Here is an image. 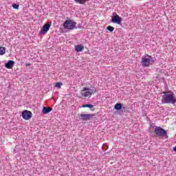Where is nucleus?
Instances as JSON below:
<instances>
[{"mask_svg": "<svg viewBox=\"0 0 176 176\" xmlns=\"http://www.w3.org/2000/svg\"><path fill=\"white\" fill-rule=\"evenodd\" d=\"M173 152H175V153H176V146L173 148Z\"/></svg>", "mask_w": 176, "mask_h": 176, "instance_id": "obj_21", "label": "nucleus"}, {"mask_svg": "<svg viewBox=\"0 0 176 176\" xmlns=\"http://www.w3.org/2000/svg\"><path fill=\"white\" fill-rule=\"evenodd\" d=\"M85 91L84 93L81 94V96H82L83 97H89V96H91L89 91Z\"/></svg>", "mask_w": 176, "mask_h": 176, "instance_id": "obj_17", "label": "nucleus"}, {"mask_svg": "<svg viewBox=\"0 0 176 176\" xmlns=\"http://www.w3.org/2000/svg\"><path fill=\"white\" fill-rule=\"evenodd\" d=\"M82 108H89V109H91V111H94V106L91 104H83L82 106Z\"/></svg>", "mask_w": 176, "mask_h": 176, "instance_id": "obj_14", "label": "nucleus"}, {"mask_svg": "<svg viewBox=\"0 0 176 176\" xmlns=\"http://www.w3.org/2000/svg\"><path fill=\"white\" fill-rule=\"evenodd\" d=\"M14 65V60H10L6 63H5V67L8 69H12Z\"/></svg>", "mask_w": 176, "mask_h": 176, "instance_id": "obj_9", "label": "nucleus"}, {"mask_svg": "<svg viewBox=\"0 0 176 176\" xmlns=\"http://www.w3.org/2000/svg\"><path fill=\"white\" fill-rule=\"evenodd\" d=\"M65 30H75L76 28V22L72 20H66L63 23Z\"/></svg>", "mask_w": 176, "mask_h": 176, "instance_id": "obj_4", "label": "nucleus"}, {"mask_svg": "<svg viewBox=\"0 0 176 176\" xmlns=\"http://www.w3.org/2000/svg\"><path fill=\"white\" fill-rule=\"evenodd\" d=\"M83 91H89L90 93V95L91 96L93 94L96 93V88L93 87L92 89L84 87L82 90H81V92L83 93Z\"/></svg>", "mask_w": 176, "mask_h": 176, "instance_id": "obj_11", "label": "nucleus"}, {"mask_svg": "<svg viewBox=\"0 0 176 176\" xmlns=\"http://www.w3.org/2000/svg\"><path fill=\"white\" fill-rule=\"evenodd\" d=\"M142 67H149L151 64V60L148 58H143L142 60Z\"/></svg>", "mask_w": 176, "mask_h": 176, "instance_id": "obj_10", "label": "nucleus"}, {"mask_svg": "<svg viewBox=\"0 0 176 176\" xmlns=\"http://www.w3.org/2000/svg\"><path fill=\"white\" fill-rule=\"evenodd\" d=\"M107 30H108V31H110V32H113V31L115 30V28L111 26V25H109L107 28Z\"/></svg>", "mask_w": 176, "mask_h": 176, "instance_id": "obj_19", "label": "nucleus"}, {"mask_svg": "<svg viewBox=\"0 0 176 176\" xmlns=\"http://www.w3.org/2000/svg\"><path fill=\"white\" fill-rule=\"evenodd\" d=\"M12 8L14 9H16V10H19V8H20V5H19L17 3H14V4H12Z\"/></svg>", "mask_w": 176, "mask_h": 176, "instance_id": "obj_20", "label": "nucleus"}, {"mask_svg": "<svg viewBox=\"0 0 176 176\" xmlns=\"http://www.w3.org/2000/svg\"><path fill=\"white\" fill-rule=\"evenodd\" d=\"M127 107L122 106V103H116L113 107V109L117 111H115V113H118V115H120V116H122V115L124 114V112H126V109Z\"/></svg>", "mask_w": 176, "mask_h": 176, "instance_id": "obj_3", "label": "nucleus"}, {"mask_svg": "<svg viewBox=\"0 0 176 176\" xmlns=\"http://www.w3.org/2000/svg\"><path fill=\"white\" fill-rule=\"evenodd\" d=\"M84 49H85V46H83L82 45H75V50H76V52H77V53L82 52V50H84Z\"/></svg>", "mask_w": 176, "mask_h": 176, "instance_id": "obj_13", "label": "nucleus"}, {"mask_svg": "<svg viewBox=\"0 0 176 176\" xmlns=\"http://www.w3.org/2000/svg\"><path fill=\"white\" fill-rule=\"evenodd\" d=\"M154 127V133H155L156 135H158V137L168 138V135H167V131H166V129L156 125H155Z\"/></svg>", "mask_w": 176, "mask_h": 176, "instance_id": "obj_2", "label": "nucleus"}, {"mask_svg": "<svg viewBox=\"0 0 176 176\" xmlns=\"http://www.w3.org/2000/svg\"><path fill=\"white\" fill-rule=\"evenodd\" d=\"M50 27H52V23H46L45 24L42 29L40 31V34L42 35H45L49 30H50Z\"/></svg>", "mask_w": 176, "mask_h": 176, "instance_id": "obj_6", "label": "nucleus"}, {"mask_svg": "<svg viewBox=\"0 0 176 176\" xmlns=\"http://www.w3.org/2000/svg\"><path fill=\"white\" fill-rule=\"evenodd\" d=\"M162 104H175L176 97L174 94H168V91H164L162 100Z\"/></svg>", "mask_w": 176, "mask_h": 176, "instance_id": "obj_1", "label": "nucleus"}, {"mask_svg": "<svg viewBox=\"0 0 176 176\" xmlns=\"http://www.w3.org/2000/svg\"><path fill=\"white\" fill-rule=\"evenodd\" d=\"M6 53V48L4 47H0V56H3Z\"/></svg>", "mask_w": 176, "mask_h": 176, "instance_id": "obj_16", "label": "nucleus"}, {"mask_svg": "<svg viewBox=\"0 0 176 176\" xmlns=\"http://www.w3.org/2000/svg\"><path fill=\"white\" fill-rule=\"evenodd\" d=\"M74 1L77 3H79L80 5H85L86 2H88V1H90V0H74Z\"/></svg>", "mask_w": 176, "mask_h": 176, "instance_id": "obj_15", "label": "nucleus"}, {"mask_svg": "<svg viewBox=\"0 0 176 176\" xmlns=\"http://www.w3.org/2000/svg\"><path fill=\"white\" fill-rule=\"evenodd\" d=\"M96 116L95 114H80L81 120H84L87 122V120H90L91 119H93Z\"/></svg>", "mask_w": 176, "mask_h": 176, "instance_id": "obj_8", "label": "nucleus"}, {"mask_svg": "<svg viewBox=\"0 0 176 176\" xmlns=\"http://www.w3.org/2000/svg\"><path fill=\"white\" fill-rule=\"evenodd\" d=\"M30 65H31V63H25L26 67H30Z\"/></svg>", "mask_w": 176, "mask_h": 176, "instance_id": "obj_22", "label": "nucleus"}, {"mask_svg": "<svg viewBox=\"0 0 176 176\" xmlns=\"http://www.w3.org/2000/svg\"><path fill=\"white\" fill-rule=\"evenodd\" d=\"M61 86H63V82H58L55 84V87H58V89H60Z\"/></svg>", "mask_w": 176, "mask_h": 176, "instance_id": "obj_18", "label": "nucleus"}, {"mask_svg": "<svg viewBox=\"0 0 176 176\" xmlns=\"http://www.w3.org/2000/svg\"><path fill=\"white\" fill-rule=\"evenodd\" d=\"M22 118L24 120H30L32 118V112L28 110H24L22 111Z\"/></svg>", "mask_w": 176, "mask_h": 176, "instance_id": "obj_5", "label": "nucleus"}, {"mask_svg": "<svg viewBox=\"0 0 176 176\" xmlns=\"http://www.w3.org/2000/svg\"><path fill=\"white\" fill-rule=\"evenodd\" d=\"M52 111H53V108L44 107L43 108L42 113L44 115H46V114L49 113L50 112H52Z\"/></svg>", "mask_w": 176, "mask_h": 176, "instance_id": "obj_12", "label": "nucleus"}, {"mask_svg": "<svg viewBox=\"0 0 176 176\" xmlns=\"http://www.w3.org/2000/svg\"><path fill=\"white\" fill-rule=\"evenodd\" d=\"M111 23L120 25L122 23V17H120L118 14H116L111 18Z\"/></svg>", "mask_w": 176, "mask_h": 176, "instance_id": "obj_7", "label": "nucleus"}]
</instances>
